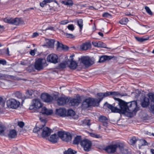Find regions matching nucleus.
I'll use <instances>...</instances> for the list:
<instances>
[{
  "instance_id": "nucleus-40",
  "label": "nucleus",
  "mask_w": 154,
  "mask_h": 154,
  "mask_svg": "<svg viewBox=\"0 0 154 154\" xmlns=\"http://www.w3.org/2000/svg\"><path fill=\"white\" fill-rule=\"evenodd\" d=\"M90 120L86 119L83 120V124L84 125L90 126L91 125V123L90 122Z\"/></svg>"
},
{
  "instance_id": "nucleus-43",
  "label": "nucleus",
  "mask_w": 154,
  "mask_h": 154,
  "mask_svg": "<svg viewBox=\"0 0 154 154\" xmlns=\"http://www.w3.org/2000/svg\"><path fill=\"white\" fill-rule=\"evenodd\" d=\"M144 8L146 12L149 15H152V13L149 7L147 6H145Z\"/></svg>"
},
{
  "instance_id": "nucleus-36",
  "label": "nucleus",
  "mask_w": 154,
  "mask_h": 154,
  "mask_svg": "<svg viewBox=\"0 0 154 154\" xmlns=\"http://www.w3.org/2000/svg\"><path fill=\"white\" fill-rule=\"evenodd\" d=\"M138 143L139 145L144 146L147 145V143L145 140H140L138 141ZM139 148H140V146H139Z\"/></svg>"
},
{
  "instance_id": "nucleus-1",
  "label": "nucleus",
  "mask_w": 154,
  "mask_h": 154,
  "mask_svg": "<svg viewBox=\"0 0 154 154\" xmlns=\"http://www.w3.org/2000/svg\"><path fill=\"white\" fill-rule=\"evenodd\" d=\"M106 152L115 154H131L125 144L120 141L113 142L106 146Z\"/></svg>"
},
{
  "instance_id": "nucleus-3",
  "label": "nucleus",
  "mask_w": 154,
  "mask_h": 154,
  "mask_svg": "<svg viewBox=\"0 0 154 154\" xmlns=\"http://www.w3.org/2000/svg\"><path fill=\"white\" fill-rule=\"evenodd\" d=\"M131 27L132 29L138 31V33L141 34L146 33L148 31V28H149V27L147 25L141 24L137 22L133 24Z\"/></svg>"
},
{
  "instance_id": "nucleus-64",
  "label": "nucleus",
  "mask_w": 154,
  "mask_h": 154,
  "mask_svg": "<svg viewBox=\"0 0 154 154\" xmlns=\"http://www.w3.org/2000/svg\"><path fill=\"white\" fill-rule=\"evenodd\" d=\"M48 29H50V30H53V27L51 26H50L49 27H48L46 29V30Z\"/></svg>"
},
{
  "instance_id": "nucleus-52",
  "label": "nucleus",
  "mask_w": 154,
  "mask_h": 154,
  "mask_svg": "<svg viewBox=\"0 0 154 154\" xmlns=\"http://www.w3.org/2000/svg\"><path fill=\"white\" fill-rule=\"evenodd\" d=\"M37 50L35 48L34 50H31L30 51V54L32 56H34L35 54V53L37 51Z\"/></svg>"
},
{
  "instance_id": "nucleus-11",
  "label": "nucleus",
  "mask_w": 154,
  "mask_h": 154,
  "mask_svg": "<svg viewBox=\"0 0 154 154\" xmlns=\"http://www.w3.org/2000/svg\"><path fill=\"white\" fill-rule=\"evenodd\" d=\"M115 99L118 102V104L121 110V113H124L127 111V103L124 101L117 98H115Z\"/></svg>"
},
{
  "instance_id": "nucleus-63",
  "label": "nucleus",
  "mask_w": 154,
  "mask_h": 154,
  "mask_svg": "<svg viewBox=\"0 0 154 154\" xmlns=\"http://www.w3.org/2000/svg\"><path fill=\"white\" fill-rule=\"evenodd\" d=\"M151 111L154 113V105H151Z\"/></svg>"
},
{
  "instance_id": "nucleus-47",
  "label": "nucleus",
  "mask_w": 154,
  "mask_h": 154,
  "mask_svg": "<svg viewBox=\"0 0 154 154\" xmlns=\"http://www.w3.org/2000/svg\"><path fill=\"white\" fill-rule=\"evenodd\" d=\"M64 35L68 38H74V36L72 34L66 33H64Z\"/></svg>"
},
{
  "instance_id": "nucleus-30",
  "label": "nucleus",
  "mask_w": 154,
  "mask_h": 154,
  "mask_svg": "<svg viewBox=\"0 0 154 154\" xmlns=\"http://www.w3.org/2000/svg\"><path fill=\"white\" fill-rule=\"evenodd\" d=\"M71 104L72 106H77L80 102V100L78 99H74L71 100Z\"/></svg>"
},
{
  "instance_id": "nucleus-33",
  "label": "nucleus",
  "mask_w": 154,
  "mask_h": 154,
  "mask_svg": "<svg viewBox=\"0 0 154 154\" xmlns=\"http://www.w3.org/2000/svg\"><path fill=\"white\" fill-rule=\"evenodd\" d=\"M76 152L74 150L69 148L68 150L64 152V154H75Z\"/></svg>"
},
{
  "instance_id": "nucleus-19",
  "label": "nucleus",
  "mask_w": 154,
  "mask_h": 154,
  "mask_svg": "<svg viewBox=\"0 0 154 154\" xmlns=\"http://www.w3.org/2000/svg\"><path fill=\"white\" fill-rule=\"evenodd\" d=\"M106 105L108 108L111 109L112 112L121 113V110L116 107H114L111 105L107 104V102Z\"/></svg>"
},
{
  "instance_id": "nucleus-17",
  "label": "nucleus",
  "mask_w": 154,
  "mask_h": 154,
  "mask_svg": "<svg viewBox=\"0 0 154 154\" xmlns=\"http://www.w3.org/2000/svg\"><path fill=\"white\" fill-rule=\"evenodd\" d=\"M41 109L40 112L42 114L47 115H50L52 114L53 113V111L52 110L48 109L45 107H42Z\"/></svg>"
},
{
  "instance_id": "nucleus-25",
  "label": "nucleus",
  "mask_w": 154,
  "mask_h": 154,
  "mask_svg": "<svg viewBox=\"0 0 154 154\" xmlns=\"http://www.w3.org/2000/svg\"><path fill=\"white\" fill-rule=\"evenodd\" d=\"M149 104V99L147 97H145L143 101L141 103V106L143 107H147Z\"/></svg>"
},
{
  "instance_id": "nucleus-46",
  "label": "nucleus",
  "mask_w": 154,
  "mask_h": 154,
  "mask_svg": "<svg viewBox=\"0 0 154 154\" xmlns=\"http://www.w3.org/2000/svg\"><path fill=\"white\" fill-rule=\"evenodd\" d=\"M106 60V56H102L100 57L99 62L102 63Z\"/></svg>"
},
{
  "instance_id": "nucleus-54",
  "label": "nucleus",
  "mask_w": 154,
  "mask_h": 154,
  "mask_svg": "<svg viewBox=\"0 0 154 154\" xmlns=\"http://www.w3.org/2000/svg\"><path fill=\"white\" fill-rule=\"evenodd\" d=\"M15 96L18 98H20L22 96L21 94L19 92H16L15 94Z\"/></svg>"
},
{
  "instance_id": "nucleus-6",
  "label": "nucleus",
  "mask_w": 154,
  "mask_h": 154,
  "mask_svg": "<svg viewBox=\"0 0 154 154\" xmlns=\"http://www.w3.org/2000/svg\"><path fill=\"white\" fill-rule=\"evenodd\" d=\"M4 21L5 23L16 25H18L23 23V20L21 19L18 18H13L7 17L5 18Z\"/></svg>"
},
{
  "instance_id": "nucleus-5",
  "label": "nucleus",
  "mask_w": 154,
  "mask_h": 154,
  "mask_svg": "<svg viewBox=\"0 0 154 154\" xmlns=\"http://www.w3.org/2000/svg\"><path fill=\"white\" fill-rule=\"evenodd\" d=\"M42 106V104L38 99L33 100L32 103L29 107L30 112H36L40 111V109Z\"/></svg>"
},
{
  "instance_id": "nucleus-28",
  "label": "nucleus",
  "mask_w": 154,
  "mask_h": 154,
  "mask_svg": "<svg viewBox=\"0 0 154 154\" xmlns=\"http://www.w3.org/2000/svg\"><path fill=\"white\" fill-rule=\"evenodd\" d=\"M58 104L59 105H63L66 102V100L63 97H60L57 100Z\"/></svg>"
},
{
  "instance_id": "nucleus-7",
  "label": "nucleus",
  "mask_w": 154,
  "mask_h": 154,
  "mask_svg": "<svg viewBox=\"0 0 154 154\" xmlns=\"http://www.w3.org/2000/svg\"><path fill=\"white\" fill-rule=\"evenodd\" d=\"M58 135L62 140L66 142H69L72 139V136L69 132L64 131H58Z\"/></svg>"
},
{
  "instance_id": "nucleus-53",
  "label": "nucleus",
  "mask_w": 154,
  "mask_h": 154,
  "mask_svg": "<svg viewBox=\"0 0 154 154\" xmlns=\"http://www.w3.org/2000/svg\"><path fill=\"white\" fill-rule=\"evenodd\" d=\"M107 18L108 19H107L106 20H110L112 19V15L111 14H109L107 12H106V18Z\"/></svg>"
},
{
  "instance_id": "nucleus-18",
  "label": "nucleus",
  "mask_w": 154,
  "mask_h": 154,
  "mask_svg": "<svg viewBox=\"0 0 154 154\" xmlns=\"http://www.w3.org/2000/svg\"><path fill=\"white\" fill-rule=\"evenodd\" d=\"M56 114L62 117H65L66 115V110L64 109L59 108L56 110Z\"/></svg>"
},
{
  "instance_id": "nucleus-44",
  "label": "nucleus",
  "mask_w": 154,
  "mask_h": 154,
  "mask_svg": "<svg viewBox=\"0 0 154 154\" xmlns=\"http://www.w3.org/2000/svg\"><path fill=\"white\" fill-rule=\"evenodd\" d=\"M5 128L2 125H0V134H3Z\"/></svg>"
},
{
  "instance_id": "nucleus-41",
  "label": "nucleus",
  "mask_w": 154,
  "mask_h": 154,
  "mask_svg": "<svg viewBox=\"0 0 154 154\" xmlns=\"http://www.w3.org/2000/svg\"><path fill=\"white\" fill-rule=\"evenodd\" d=\"M135 38L137 41L139 42H141L147 40L149 39V38H143L139 37H135Z\"/></svg>"
},
{
  "instance_id": "nucleus-21",
  "label": "nucleus",
  "mask_w": 154,
  "mask_h": 154,
  "mask_svg": "<svg viewBox=\"0 0 154 154\" xmlns=\"http://www.w3.org/2000/svg\"><path fill=\"white\" fill-rule=\"evenodd\" d=\"M58 139V137L56 134H52L51 136L49 138V140L52 143H56Z\"/></svg>"
},
{
  "instance_id": "nucleus-14",
  "label": "nucleus",
  "mask_w": 154,
  "mask_h": 154,
  "mask_svg": "<svg viewBox=\"0 0 154 154\" xmlns=\"http://www.w3.org/2000/svg\"><path fill=\"white\" fill-rule=\"evenodd\" d=\"M51 133V130L47 127L43 128L42 129L40 134L43 137L48 136Z\"/></svg>"
},
{
  "instance_id": "nucleus-9",
  "label": "nucleus",
  "mask_w": 154,
  "mask_h": 154,
  "mask_svg": "<svg viewBox=\"0 0 154 154\" xmlns=\"http://www.w3.org/2000/svg\"><path fill=\"white\" fill-rule=\"evenodd\" d=\"M79 60L86 66H89L94 63V62L88 56H82L79 58Z\"/></svg>"
},
{
  "instance_id": "nucleus-35",
  "label": "nucleus",
  "mask_w": 154,
  "mask_h": 154,
  "mask_svg": "<svg viewBox=\"0 0 154 154\" xmlns=\"http://www.w3.org/2000/svg\"><path fill=\"white\" fill-rule=\"evenodd\" d=\"M54 42L53 39L48 40L47 41V44L50 47H52L54 46Z\"/></svg>"
},
{
  "instance_id": "nucleus-12",
  "label": "nucleus",
  "mask_w": 154,
  "mask_h": 154,
  "mask_svg": "<svg viewBox=\"0 0 154 154\" xmlns=\"http://www.w3.org/2000/svg\"><path fill=\"white\" fill-rule=\"evenodd\" d=\"M39 119L41 122L43 123L42 124V126L40 127H36L33 129V131L34 133H37L38 136H39V134H40L42 129L45 126V124L46 122V119L45 118H42L39 117Z\"/></svg>"
},
{
  "instance_id": "nucleus-20",
  "label": "nucleus",
  "mask_w": 154,
  "mask_h": 154,
  "mask_svg": "<svg viewBox=\"0 0 154 154\" xmlns=\"http://www.w3.org/2000/svg\"><path fill=\"white\" fill-rule=\"evenodd\" d=\"M74 56V55H72L70 56L71 58V62L70 64L69 65V68L72 69H75L77 66V63L74 61L73 60L72 58Z\"/></svg>"
},
{
  "instance_id": "nucleus-58",
  "label": "nucleus",
  "mask_w": 154,
  "mask_h": 154,
  "mask_svg": "<svg viewBox=\"0 0 154 154\" xmlns=\"http://www.w3.org/2000/svg\"><path fill=\"white\" fill-rule=\"evenodd\" d=\"M46 4L44 0L40 4V6L42 7H43Z\"/></svg>"
},
{
  "instance_id": "nucleus-4",
  "label": "nucleus",
  "mask_w": 154,
  "mask_h": 154,
  "mask_svg": "<svg viewBox=\"0 0 154 154\" xmlns=\"http://www.w3.org/2000/svg\"><path fill=\"white\" fill-rule=\"evenodd\" d=\"M137 108V103L135 101L129 102L127 103V112L132 114H135L138 110Z\"/></svg>"
},
{
  "instance_id": "nucleus-51",
  "label": "nucleus",
  "mask_w": 154,
  "mask_h": 154,
  "mask_svg": "<svg viewBox=\"0 0 154 154\" xmlns=\"http://www.w3.org/2000/svg\"><path fill=\"white\" fill-rule=\"evenodd\" d=\"M67 63L66 62L62 63L60 64V67L62 68H65L66 67V65Z\"/></svg>"
},
{
  "instance_id": "nucleus-42",
  "label": "nucleus",
  "mask_w": 154,
  "mask_h": 154,
  "mask_svg": "<svg viewBox=\"0 0 154 154\" xmlns=\"http://www.w3.org/2000/svg\"><path fill=\"white\" fill-rule=\"evenodd\" d=\"M97 148L101 150L106 151V147L102 145H99L97 146Z\"/></svg>"
},
{
  "instance_id": "nucleus-39",
  "label": "nucleus",
  "mask_w": 154,
  "mask_h": 154,
  "mask_svg": "<svg viewBox=\"0 0 154 154\" xmlns=\"http://www.w3.org/2000/svg\"><path fill=\"white\" fill-rule=\"evenodd\" d=\"M128 21V19L127 18H124L119 21V23L123 25H125Z\"/></svg>"
},
{
  "instance_id": "nucleus-55",
  "label": "nucleus",
  "mask_w": 154,
  "mask_h": 154,
  "mask_svg": "<svg viewBox=\"0 0 154 154\" xmlns=\"http://www.w3.org/2000/svg\"><path fill=\"white\" fill-rule=\"evenodd\" d=\"M18 125L20 128H23L24 126V123L23 122H18Z\"/></svg>"
},
{
  "instance_id": "nucleus-13",
  "label": "nucleus",
  "mask_w": 154,
  "mask_h": 154,
  "mask_svg": "<svg viewBox=\"0 0 154 154\" xmlns=\"http://www.w3.org/2000/svg\"><path fill=\"white\" fill-rule=\"evenodd\" d=\"M45 60L43 59H38L36 61L35 64V68L38 70L42 69L43 68V64Z\"/></svg>"
},
{
  "instance_id": "nucleus-2",
  "label": "nucleus",
  "mask_w": 154,
  "mask_h": 154,
  "mask_svg": "<svg viewBox=\"0 0 154 154\" xmlns=\"http://www.w3.org/2000/svg\"><path fill=\"white\" fill-rule=\"evenodd\" d=\"M98 99L89 98L86 99L83 103L82 105L85 107L88 108L90 106H95L99 104V103L105 97V93H99L97 94Z\"/></svg>"
},
{
  "instance_id": "nucleus-38",
  "label": "nucleus",
  "mask_w": 154,
  "mask_h": 154,
  "mask_svg": "<svg viewBox=\"0 0 154 154\" xmlns=\"http://www.w3.org/2000/svg\"><path fill=\"white\" fill-rule=\"evenodd\" d=\"M148 96L151 101V103L150 106H151L152 105H154V94L151 93L149 94Z\"/></svg>"
},
{
  "instance_id": "nucleus-34",
  "label": "nucleus",
  "mask_w": 154,
  "mask_h": 154,
  "mask_svg": "<svg viewBox=\"0 0 154 154\" xmlns=\"http://www.w3.org/2000/svg\"><path fill=\"white\" fill-rule=\"evenodd\" d=\"M139 140H138L137 138L135 137H133L129 140V143L131 145L134 144L137 141L138 143V141Z\"/></svg>"
},
{
  "instance_id": "nucleus-50",
  "label": "nucleus",
  "mask_w": 154,
  "mask_h": 154,
  "mask_svg": "<svg viewBox=\"0 0 154 154\" xmlns=\"http://www.w3.org/2000/svg\"><path fill=\"white\" fill-rule=\"evenodd\" d=\"M115 59L116 57L113 55L110 56L106 55V61L112 59L115 60Z\"/></svg>"
},
{
  "instance_id": "nucleus-48",
  "label": "nucleus",
  "mask_w": 154,
  "mask_h": 154,
  "mask_svg": "<svg viewBox=\"0 0 154 154\" xmlns=\"http://www.w3.org/2000/svg\"><path fill=\"white\" fill-rule=\"evenodd\" d=\"M67 28L69 30L71 31H73L75 29L74 25L73 24L69 25L67 26Z\"/></svg>"
},
{
  "instance_id": "nucleus-24",
  "label": "nucleus",
  "mask_w": 154,
  "mask_h": 154,
  "mask_svg": "<svg viewBox=\"0 0 154 154\" xmlns=\"http://www.w3.org/2000/svg\"><path fill=\"white\" fill-rule=\"evenodd\" d=\"M66 116H71L74 119L77 117V116L75 115V112L72 109L68 110L67 112H66Z\"/></svg>"
},
{
  "instance_id": "nucleus-62",
  "label": "nucleus",
  "mask_w": 154,
  "mask_h": 154,
  "mask_svg": "<svg viewBox=\"0 0 154 154\" xmlns=\"http://www.w3.org/2000/svg\"><path fill=\"white\" fill-rule=\"evenodd\" d=\"M38 33L34 32L33 33L32 35V37H36V36H38Z\"/></svg>"
},
{
  "instance_id": "nucleus-49",
  "label": "nucleus",
  "mask_w": 154,
  "mask_h": 154,
  "mask_svg": "<svg viewBox=\"0 0 154 154\" xmlns=\"http://www.w3.org/2000/svg\"><path fill=\"white\" fill-rule=\"evenodd\" d=\"M69 22V21L67 20H65L61 21L59 23L61 25H65L68 23Z\"/></svg>"
},
{
  "instance_id": "nucleus-61",
  "label": "nucleus",
  "mask_w": 154,
  "mask_h": 154,
  "mask_svg": "<svg viewBox=\"0 0 154 154\" xmlns=\"http://www.w3.org/2000/svg\"><path fill=\"white\" fill-rule=\"evenodd\" d=\"M62 49L66 50L68 49V47L67 46L63 45V47Z\"/></svg>"
},
{
  "instance_id": "nucleus-57",
  "label": "nucleus",
  "mask_w": 154,
  "mask_h": 154,
  "mask_svg": "<svg viewBox=\"0 0 154 154\" xmlns=\"http://www.w3.org/2000/svg\"><path fill=\"white\" fill-rule=\"evenodd\" d=\"M6 63V61L4 59H2L0 60V64H2L3 65H5Z\"/></svg>"
},
{
  "instance_id": "nucleus-60",
  "label": "nucleus",
  "mask_w": 154,
  "mask_h": 154,
  "mask_svg": "<svg viewBox=\"0 0 154 154\" xmlns=\"http://www.w3.org/2000/svg\"><path fill=\"white\" fill-rule=\"evenodd\" d=\"M44 1H45L46 4L47 3H50L53 2V0H44Z\"/></svg>"
},
{
  "instance_id": "nucleus-10",
  "label": "nucleus",
  "mask_w": 154,
  "mask_h": 154,
  "mask_svg": "<svg viewBox=\"0 0 154 154\" xmlns=\"http://www.w3.org/2000/svg\"><path fill=\"white\" fill-rule=\"evenodd\" d=\"M80 145L85 151H88L91 149L92 143L90 140L85 139L82 140L81 142Z\"/></svg>"
},
{
  "instance_id": "nucleus-59",
  "label": "nucleus",
  "mask_w": 154,
  "mask_h": 154,
  "mask_svg": "<svg viewBox=\"0 0 154 154\" xmlns=\"http://www.w3.org/2000/svg\"><path fill=\"white\" fill-rule=\"evenodd\" d=\"M9 52L8 48L6 49L5 54L7 56H9L10 55Z\"/></svg>"
},
{
  "instance_id": "nucleus-23",
  "label": "nucleus",
  "mask_w": 154,
  "mask_h": 154,
  "mask_svg": "<svg viewBox=\"0 0 154 154\" xmlns=\"http://www.w3.org/2000/svg\"><path fill=\"white\" fill-rule=\"evenodd\" d=\"M92 43L95 47L102 48L104 47L105 46V44L102 42L100 41H93Z\"/></svg>"
},
{
  "instance_id": "nucleus-37",
  "label": "nucleus",
  "mask_w": 154,
  "mask_h": 154,
  "mask_svg": "<svg viewBox=\"0 0 154 154\" xmlns=\"http://www.w3.org/2000/svg\"><path fill=\"white\" fill-rule=\"evenodd\" d=\"M99 121L103 123V125L105 126L106 124V117L103 116H101L99 118Z\"/></svg>"
},
{
  "instance_id": "nucleus-31",
  "label": "nucleus",
  "mask_w": 154,
  "mask_h": 154,
  "mask_svg": "<svg viewBox=\"0 0 154 154\" xmlns=\"http://www.w3.org/2000/svg\"><path fill=\"white\" fill-rule=\"evenodd\" d=\"M77 22L78 25L80 29V31H81L82 30L83 27V20L82 19H80L78 20Z\"/></svg>"
},
{
  "instance_id": "nucleus-16",
  "label": "nucleus",
  "mask_w": 154,
  "mask_h": 154,
  "mask_svg": "<svg viewBox=\"0 0 154 154\" xmlns=\"http://www.w3.org/2000/svg\"><path fill=\"white\" fill-rule=\"evenodd\" d=\"M41 98L44 102H50L53 100V97L47 93L42 94L41 95Z\"/></svg>"
},
{
  "instance_id": "nucleus-32",
  "label": "nucleus",
  "mask_w": 154,
  "mask_h": 154,
  "mask_svg": "<svg viewBox=\"0 0 154 154\" xmlns=\"http://www.w3.org/2000/svg\"><path fill=\"white\" fill-rule=\"evenodd\" d=\"M90 135L92 137L96 138H101L102 136L99 134H98L94 133H90Z\"/></svg>"
},
{
  "instance_id": "nucleus-27",
  "label": "nucleus",
  "mask_w": 154,
  "mask_h": 154,
  "mask_svg": "<svg viewBox=\"0 0 154 154\" xmlns=\"http://www.w3.org/2000/svg\"><path fill=\"white\" fill-rule=\"evenodd\" d=\"M82 137L80 136H77L74 138L73 141V143L75 144H78L82 141Z\"/></svg>"
},
{
  "instance_id": "nucleus-26",
  "label": "nucleus",
  "mask_w": 154,
  "mask_h": 154,
  "mask_svg": "<svg viewBox=\"0 0 154 154\" xmlns=\"http://www.w3.org/2000/svg\"><path fill=\"white\" fill-rule=\"evenodd\" d=\"M91 44L89 43H85L83 44L80 46L81 49L83 50H86L91 47Z\"/></svg>"
},
{
  "instance_id": "nucleus-45",
  "label": "nucleus",
  "mask_w": 154,
  "mask_h": 154,
  "mask_svg": "<svg viewBox=\"0 0 154 154\" xmlns=\"http://www.w3.org/2000/svg\"><path fill=\"white\" fill-rule=\"evenodd\" d=\"M119 93L117 92H106V96L112 95H118Z\"/></svg>"
},
{
  "instance_id": "nucleus-8",
  "label": "nucleus",
  "mask_w": 154,
  "mask_h": 154,
  "mask_svg": "<svg viewBox=\"0 0 154 154\" xmlns=\"http://www.w3.org/2000/svg\"><path fill=\"white\" fill-rule=\"evenodd\" d=\"M6 103L8 107L14 109L17 108L20 104L19 101L14 99H11L7 100Z\"/></svg>"
},
{
  "instance_id": "nucleus-29",
  "label": "nucleus",
  "mask_w": 154,
  "mask_h": 154,
  "mask_svg": "<svg viewBox=\"0 0 154 154\" xmlns=\"http://www.w3.org/2000/svg\"><path fill=\"white\" fill-rule=\"evenodd\" d=\"M61 3L66 5L72 6L73 4V1L72 0H65L62 1Z\"/></svg>"
},
{
  "instance_id": "nucleus-56",
  "label": "nucleus",
  "mask_w": 154,
  "mask_h": 154,
  "mask_svg": "<svg viewBox=\"0 0 154 154\" xmlns=\"http://www.w3.org/2000/svg\"><path fill=\"white\" fill-rule=\"evenodd\" d=\"M57 48H62L63 47V45L61 44L58 41H57Z\"/></svg>"
},
{
  "instance_id": "nucleus-15",
  "label": "nucleus",
  "mask_w": 154,
  "mask_h": 154,
  "mask_svg": "<svg viewBox=\"0 0 154 154\" xmlns=\"http://www.w3.org/2000/svg\"><path fill=\"white\" fill-rule=\"evenodd\" d=\"M47 60L50 62L56 63L58 62V57L55 54H51L48 56Z\"/></svg>"
},
{
  "instance_id": "nucleus-22",
  "label": "nucleus",
  "mask_w": 154,
  "mask_h": 154,
  "mask_svg": "<svg viewBox=\"0 0 154 154\" xmlns=\"http://www.w3.org/2000/svg\"><path fill=\"white\" fill-rule=\"evenodd\" d=\"M17 135V132L14 130H11L9 131L8 136L9 138H15Z\"/></svg>"
}]
</instances>
